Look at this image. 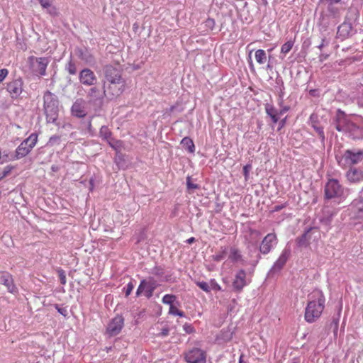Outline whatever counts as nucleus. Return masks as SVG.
Instances as JSON below:
<instances>
[{
	"label": "nucleus",
	"instance_id": "obj_12",
	"mask_svg": "<svg viewBox=\"0 0 363 363\" xmlns=\"http://www.w3.org/2000/svg\"><path fill=\"white\" fill-rule=\"evenodd\" d=\"M185 359L188 363H206V354L199 348H193L185 354Z\"/></svg>",
	"mask_w": 363,
	"mask_h": 363
},
{
	"label": "nucleus",
	"instance_id": "obj_3",
	"mask_svg": "<svg viewBox=\"0 0 363 363\" xmlns=\"http://www.w3.org/2000/svg\"><path fill=\"white\" fill-rule=\"evenodd\" d=\"M325 301L323 294L320 293L317 300L308 303L305 310V320L308 323H313L320 318L325 308Z\"/></svg>",
	"mask_w": 363,
	"mask_h": 363
},
{
	"label": "nucleus",
	"instance_id": "obj_16",
	"mask_svg": "<svg viewBox=\"0 0 363 363\" xmlns=\"http://www.w3.org/2000/svg\"><path fill=\"white\" fill-rule=\"evenodd\" d=\"M72 115L82 118L86 116V102L82 99H77L71 107Z\"/></svg>",
	"mask_w": 363,
	"mask_h": 363
},
{
	"label": "nucleus",
	"instance_id": "obj_57",
	"mask_svg": "<svg viewBox=\"0 0 363 363\" xmlns=\"http://www.w3.org/2000/svg\"><path fill=\"white\" fill-rule=\"evenodd\" d=\"M9 71L7 69H0V83L3 82V80L8 75Z\"/></svg>",
	"mask_w": 363,
	"mask_h": 363
},
{
	"label": "nucleus",
	"instance_id": "obj_21",
	"mask_svg": "<svg viewBox=\"0 0 363 363\" xmlns=\"http://www.w3.org/2000/svg\"><path fill=\"white\" fill-rule=\"evenodd\" d=\"M246 275L247 273L244 269H240L237 272L235 279L233 282V287L234 291L240 292L242 290L244 286L247 285Z\"/></svg>",
	"mask_w": 363,
	"mask_h": 363
},
{
	"label": "nucleus",
	"instance_id": "obj_58",
	"mask_svg": "<svg viewBox=\"0 0 363 363\" xmlns=\"http://www.w3.org/2000/svg\"><path fill=\"white\" fill-rule=\"evenodd\" d=\"M342 0H319V4H339Z\"/></svg>",
	"mask_w": 363,
	"mask_h": 363
},
{
	"label": "nucleus",
	"instance_id": "obj_62",
	"mask_svg": "<svg viewBox=\"0 0 363 363\" xmlns=\"http://www.w3.org/2000/svg\"><path fill=\"white\" fill-rule=\"evenodd\" d=\"M289 106H284L281 107V110L279 111V115H283L286 112H287L289 110Z\"/></svg>",
	"mask_w": 363,
	"mask_h": 363
},
{
	"label": "nucleus",
	"instance_id": "obj_45",
	"mask_svg": "<svg viewBox=\"0 0 363 363\" xmlns=\"http://www.w3.org/2000/svg\"><path fill=\"white\" fill-rule=\"evenodd\" d=\"M169 313L174 315H178L179 317H184L185 315L183 311H179L174 306H171V307H169Z\"/></svg>",
	"mask_w": 363,
	"mask_h": 363
},
{
	"label": "nucleus",
	"instance_id": "obj_13",
	"mask_svg": "<svg viewBox=\"0 0 363 363\" xmlns=\"http://www.w3.org/2000/svg\"><path fill=\"white\" fill-rule=\"evenodd\" d=\"M104 97L105 94H104V90L101 91V89L97 86L91 87L87 92L89 102L99 107L102 106Z\"/></svg>",
	"mask_w": 363,
	"mask_h": 363
},
{
	"label": "nucleus",
	"instance_id": "obj_31",
	"mask_svg": "<svg viewBox=\"0 0 363 363\" xmlns=\"http://www.w3.org/2000/svg\"><path fill=\"white\" fill-rule=\"evenodd\" d=\"M265 111L267 114L271 118L274 123H277L279 119L278 115H279L277 110L270 104H265Z\"/></svg>",
	"mask_w": 363,
	"mask_h": 363
},
{
	"label": "nucleus",
	"instance_id": "obj_14",
	"mask_svg": "<svg viewBox=\"0 0 363 363\" xmlns=\"http://www.w3.org/2000/svg\"><path fill=\"white\" fill-rule=\"evenodd\" d=\"M23 79L21 78H18L7 84L6 90L12 99H16L20 96L23 91Z\"/></svg>",
	"mask_w": 363,
	"mask_h": 363
},
{
	"label": "nucleus",
	"instance_id": "obj_7",
	"mask_svg": "<svg viewBox=\"0 0 363 363\" xmlns=\"http://www.w3.org/2000/svg\"><path fill=\"white\" fill-rule=\"evenodd\" d=\"M28 61L34 72L41 76L45 75L46 68L50 62L48 57H36L35 56H30Z\"/></svg>",
	"mask_w": 363,
	"mask_h": 363
},
{
	"label": "nucleus",
	"instance_id": "obj_27",
	"mask_svg": "<svg viewBox=\"0 0 363 363\" xmlns=\"http://www.w3.org/2000/svg\"><path fill=\"white\" fill-rule=\"evenodd\" d=\"M345 133H347L349 137H351L353 139H359L362 137V129L352 121L350 125H349L348 130Z\"/></svg>",
	"mask_w": 363,
	"mask_h": 363
},
{
	"label": "nucleus",
	"instance_id": "obj_26",
	"mask_svg": "<svg viewBox=\"0 0 363 363\" xmlns=\"http://www.w3.org/2000/svg\"><path fill=\"white\" fill-rule=\"evenodd\" d=\"M0 284H3L6 286L8 291L11 293H13L16 287L13 284V280L11 275L8 272H4L0 276Z\"/></svg>",
	"mask_w": 363,
	"mask_h": 363
},
{
	"label": "nucleus",
	"instance_id": "obj_6",
	"mask_svg": "<svg viewBox=\"0 0 363 363\" xmlns=\"http://www.w3.org/2000/svg\"><path fill=\"white\" fill-rule=\"evenodd\" d=\"M344 194V188L339 182L335 179H330L325 185L324 196L325 199L340 198Z\"/></svg>",
	"mask_w": 363,
	"mask_h": 363
},
{
	"label": "nucleus",
	"instance_id": "obj_63",
	"mask_svg": "<svg viewBox=\"0 0 363 363\" xmlns=\"http://www.w3.org/2000/svg\"><path fill=\"white\" fill-rule=\"evenodd\" d=\"M328 57H329L328 54L322 53L319 56V60L320 62H323V61L326 60L328 58Z\"/></svg>",
	"mask_w": 363,
	"mask_h": 363
},
{
	"label": "nucleus",
	"instance_id": "obj_59",
	"mask_svg": "<svg viewBox=\"0 0 363 363\" xmlns=\"http://www.w3.org/2000/svg\"><path fill=\"white\" fill-rule=\"evenodd\" d=\"M330 327H333V332L335 334H336L338 329V320L336 319H333L330 323Z\"/></svg>",
	"mask_w": 363,
	"mask_h": 363
},
{
	"label": "nucleus",
	"instance_id": "obj_29",
	"mask_svg": "<svg viewBox=\"0 0 363 363\" xmlns=\"http://www.w3.org/2000/svg\"><path fill=\"white\" fill-rule=\"evenodd\" d=\"M313 230H315V228H309L303 234L296 238V241L298 247H306L309 244L311 238L308 235Z\"/></svg>",
	"mask_w": 363,
	"mask_h": 363
},
{
	"label": "nucleus",
	"instance_id": "obj_28",
	"mask_svg": "<svg viewBox=\"0 0 363 363\" xmlns=\"http://www.w3.org/2000/svg\"><path fill=\"white\" fill-rule=\"evenodd\" d=\"M352 208H354L357 217L363 219V201L359 196L352 201Z\"/></svg>",
	"mask_w": 363,
	"mask_h": 363
},
{
	"label": "nucleus",
	"instance_id": "obj_15",
	"mask_svg": "<svg viewBox=\"0 0 363 363\" xmlns=\"http://www.w3.org/2000/svg\"><path fill=\"white\" fill-rule=\"evenodd\" d=\"M79 80L84 85L93 86L96 84L97 78L91 69L84 68L79 72Z\"/></svg>",
	"mask_w": 363,
	"mask_h": 363
},
{
	"label": "nucleus",
	"instance_id": "obj_54",
	"mask_svg": "<svg viewBox=\"0 0 363 363\" xmlns=\"http://www.w3.org/2000/svg\"><path fill=\"white\" fill-rule=\"evenodd\" d=\"M183 328H184V330L188 334L193 333L195 331L194 327L191 325H189L187 323H186L183 325Z\"/></svg>",
	"mask_w": 363,
	"mask_h": 363
},
{
	"label": "nucleus",
	"instance_id": "obj_34",
	"mask_svg": "<svg viewBox=\"0 0 363 363\" xmlns=\"http://www.w3.org/2000/svg\"><path fill=\"white\" fill-rule=\"evenodd\" d=\"M181 144L182 145L183 147L186 149L189 152L192 153L195 150V146L194 144L193 140L189 138L185 137L182 140Z\"/></svg>",
	"mask_w": 363,
	"mask_h": 363
},
{
	"label": "nucleus",
	"instance_id": "obj_22",
	"mask_svg": "<svg viewBox=\"0 0 363 363\" xmlns=\"http://www.w3.org/2000/svg\"><path fill=\"white\" fill-rule=\"evenodd\" d=\"M74 52L76 55L79 57V59L84 61L87 65H91L95 62L94 57L91 53V52L86 48H81L77 47L75 48Z\"/></svg>",
	"mask_w": 363,
	"mask_h": 363
},
{
	"label": "nucleus",
	"instance_id": "obj_4",
	"mask_svg": "<svg viewBox=\"0 0 363 363\" xmlns=\"http://www.w3.org/2000/svg\"><path fill=\"white\" fill-rule=\"evenodd\" d=\"M125 88V80L118 79L112 82H104L103 89L105 97L112 100L121 96Z\"/></svg>",
	"mask_w": 363,
	"mask_h": 363
},
{
	"label": "nucleus",
	"instance_id": "obj_46",
	"mask_svg": "<svg viewBox=\"0 0 363 363\" xmlns=\"http://www.w3.org/2000/svg\"><path fill=\"white\" fill-rule=\"evenodd\" d=\"M13 167L11 165H7L3 169H0V181L6 177L12 170Z\"/></svg>",
	"mask_w": 363,
	"mask_h": 363
},
{
	"label": "nucleus",
	"instance_id": "obj_43",
	"mask_svg": "<svg viewBox=\"0 0 363 363\" xmlns=\"http://www.w3.org/2000/svg\"><path fill=\"white\" fill-rule=\"evenodd\" d=\"M99 133L100 136L105 140H108L111 135V133L106 126H102L100 129Z\"/></svg>",
	"mask_w": 363,
	"mask_h": 363
},
{
	"label": "nucleus",
	"instance_id": "obj_20",
	"mask_svg": "<svg viewBox=\"0 0 363 363\" xmlns=\"http://www.w3.org/2000/svg\"><path fill=\"white\" fill-rule=\"evenodd\" d=\"M337 4H319L321 8L323 13H325L332 18H335V20H337L341 16V10L342 9L337 6Z\"/></svg>",
	"mask_w": 363,
	"mask_h": 363
},
{
	"label": "nucleus",
	"instance_id": "obj_23",
	"mask_svg": "<svg viewBox=\"0 0 363 363\" xmlns=\"http://www.w3.org/2000/svg\"><path fill=\"white\" fill-rule=\"evenodd\" d=\"M291 254V250L289 248H285L281 255L279 256V259L276 261V262L274 264L273 267H272L270 272H275L280 271L284 266L285 265L286 261L288 260L289 256Z\"/></svg>",
	"mask_w": 363,
	"mask_h": 363
},
{
	"label": "nucleus",
	"instance_id": "obj_41",
	"mask_svg": "<svg viewBox=\"0 0 363 363\" xmlns=\"http://www.w3.org/2000/svg\"><path fill=\"white\" fill-rule=\"evenodd\" d=\"M294 45V40H289L286 42L281 48V52L283 54H287L293 48Z\"/></svg>",
	"mask_w": 363,
	"mask_h": 363
},
{
	"label": "nucleus",
	"instance_id": "obj_48",
	"mask_svg": "<svg viewBox=\"0 0 363 363\" xmlns=\"http://www.w3.org/2000/svg\"><path fill=\"white\" fill-rule=\"evenodd\" d=\"M57 272H58V275H59V278H60L61 284L65 285L67 281H66V274H65V271L62 269H59L57 270Z\"/></svg>",
	"mask_w": 363,
	"mask_h": 363
},
{
	"label": "nucleus",
	"instance_id": "obj_60",
	"mask_svg": "<svg viewBox=\"0 0 363 363\" xmlns=\"http://www.w3.org/2000/svg\"><path fill=\"white\" fill-rule=\"evenodd\" d=\"M60 140V137L57 135H53L50 138L48 144L52 145Z\"/></svg>",
	"mask_w": 363,
	"mask_h": 363
},
{
	"label": "nucleus",
	"instance_id": "obj_32",
	"mask_svg": "<svg viewBox=\"0 0 363 363\" xmlns=\"http://www.w3.org/2000/svg\"><path fill=\"white\" fill-rule=\"evenodd\" d=\"M40 4L43 9L47 10V12L52 16H57L58 12L55 6H52L49 0H38Z\"/></svg>",
	"mask_w": 363,
	"mask_h": 363
},
{
	"label": "nucleus",
	"instance_id": "obj_24",
	"mask_svg": "<svg viewBox=\"0 0 363 363\" xmlns=\"http://www.w3.org/2000/svg\"><path fill=\"white\" fill-rule=\"evenodd\" d=\"M142 284H145V296L148 299L150 298L158 286L157 281L152 277H149L146 279L142 280Z\"/></svg>",
	"mask_w": 363,
	"mask_h": 363
},
{
	"label": "nucleus",
	"instance_id": "obj_5",
	"mask_svg": "<svg viewBox=\"0 0 363 363\" xmlns=\"http://www.w3.org/2000/svg\"><path fill=\"white\" fill-rule=\"evenodd\" d=\"M37 141L38 134H30V135L25 139L16 148L15 153L16 159H21L28 155L35 145Z\"/></svg>",
	"mask_w": 363,
	"mask_h": 363
},
{
	"label": "nucleus",
	"instance_id": "obj_50",
	"mask_svg": "<svg viewBox=\"0 0 363 363\" xmlns=\"http://www.w3.org/2000/svg\"><path fill=\"white\" fill-rule=\"evenodd\" d=\"M133 288H134V285L132 282H129L127 284V286L124 288L123 290L125 291V295L126 297L128 296L131 294Z\"/></svg>",
	"mask_w": 363,
	"mask_h": 363
},
{
	"label": "nucleus",
	"instance_id": "obj_61",
	"mask_svg": "<svg viewBox=\"0 0 363 363\" xmlns=\"http://www.w3.org/2000/svg\"><path fill=\"white\" fill-rule=\"evenodd\" d=\"M169 330L168 328H164L162 329L160 335L162 337L167 336L169 335Z\"/></svg>",
	"mask_w": 363,
	"mask_h": 363
},
{
	"label": "nucleus",
	"instance_id": "obj_49",
	"mask_svg": "<svg viewBox=\"0 0 363 363\" xmlns=\"http://www.w3.org/2000/svg\"><path fill=\"white\" fill-rule=\"evenodd\" d=\"M204 25L208 29L213 30L215 26V21L209 18L204 22Z\"/></svg>",
	"mask_w": 363,
	"mask_h": 363
},
{
	"label": "nucleus",
	"instance_id": "obj_36",
	"mask_svg": "<svg viewBox=\"0 0 363 363\" xmlns=\"http://www.w3.org/2000/svg\"><path fill=\"white\" fill-rule=\"evenodd\" d=\"M228 252V247H220V251L213 256V259L216 262H220L223 260L226 257Z\"/></svg>",
	"mask_w": 363,
	"mask_h": 363
},
{
	"label": "nucleus",
	"instance_id": "obj_17",
	"mask_svg": "<svg viewBox=\"0 0 363 363\" xmlns=\"http://www.w3.org/2000/svg\"><path fill=\"white\" fill-rule=\"evenodd\" d=\"M277 240L274 233H268L262 240L259 245V252L262 255H267L273 247V243Z\"/></svg>",
	"mask_w": 363,
	"mask_h": 363
},
{
	"label": "nucleus",
	"instance_id": "obj_30",
	"mask_svg": "<svg viewBox=\"0 0 363 363\" xmlns=\"http://www.w3.org/2000/svg\"><path fill=\"white\" fill-rule=\"evenodd\" d=\"M325 120L323 116H320L318 113H313L309 118V124L313 127L323 125L325 123Z\"/></svg>",
	"mask_w": 363,
	"mask_h": 363
},
{
	"label": "nucleus",
	"instance_id": "obj_2",
	"mask_svg": "<svg viewBox=\"0 0 363 363\" xmlns=\"http://www.w3.org/2000/svg\"><path fill=\"white\" fill-rule=\"evenodd\" d=\"M58 97L50 91H46L43 94V110L47 123H55L59 115Z\"/></svg>",
	"mask_w": 363,
	"mask_h": 363
},
{
	"label": "nucleus",
	"instance_id": "obj_53",
	"mask_svg": "<svg viewBox=\"0 0 363 363\" xmlns=\"http://www.w3.org/2000/svg\"><path fill=\"white\" fill-rule=\"evenodd\" d=\"M210 286H211V289L215 290V291H220L221 290L220 285L215 281V279L211 280Z\"/></svg>",
	"mask_w": 363,
	"mask_h": 363
},
{
	"label": "nucleus",
	"instance_id": "obj_42",
	"mask_svg": "<svg viewBox=\"0 0 363 363\" xmlns=\"http://www.w3.org/2000/svg\"><path fill=\"white\" fill-rule=\"evenodd\" d=\"M150 273L158 278L162 277L164 274V269L160 266L154 267Z\"/></svg>",
	"mask_w": 363,
	"mask_h": 363
},
{
	"label": "nucleus",
	"instance_id": "obj_38",
	"mask_svg": "<svg viewBox=\"0 0 363 363\" xmlns=\"http://www.w3.org/2000/svg\"><path fill=\"white\" fill-rule=\"evenodd\" d=\"M65 69L69 74L74 75L77 74V69L76 64L72 61V57L65 66Z\"/></svg>",
	"mask_w": 363,
	"mask_h": 363
},
{
	"label": "nucleus",
	"instance_id": "obj_33",
	"mask_svg": "<svg viewBox=\"0 0 363 363\" xmlns=\"http://www.w3.org/2000/svg\"><path fill=\"white\" fill-rule=\"evenodd\" d=\"M229 259L232 262L241 261L242 262V264H244L245 262V260L242 259V255L240 254V250L235 247L230 248V253L229 255Z\"/></svg>",
	"mask_w": 363,
	"mask_h": 363
},
{
	"label": "nucleus",
	"instance_id": "obj_64",
	"mask_svg": "<svg viewBox=\"0 0 363 363\" xmlns=\"http://www.w3.org/2000/svg\"><path fill=\"white\" fill-rule=\"evenodd\" d=\"M284 205H277V206H275L274 208V211H279L280 210H281L283 208H284Z\"/></svg>",
	"mask_w": 363,
	"mask_h": 363
},
{
	"label": "nucleus",
	"instance_id": "obj_56",
	"mask_svg": "<svg viewBox=\"0 0 363 363\" xmlns=\"http://www.w3.org/2000/svg\"><path fill=\"white\" fill-rule=\"evenodd\" d=\"M143 291L145 292V284H142V281H141L140 283V285L138 287V289L136 291V296H140Z\"/></svg>",
	"mask_w": 363,
	"mask_h": 363
},
{
	"label": "nucleus",
	"instance_id": "obj_51",
	"mask_svg": "<svg viewBox=\"0 0 363 363\" xmlns=\"http://www.w3.org/2000/svg\"><path fill=\"white\" fill-rule=\"evenodd\" d=\"M54 306L55 309L57 311V312L62 315L64 317L67 316L68 312L65 308H61L58 304H55Z\"/></svg>",
	"mask_w": 363,
	"mask_h": 363
},
{
	"label": "nucleus",
	"instance_id": "obj_55",
	"mask_svg": "<svg viewBox=\"0 0 363 363\" xmlns=\"http://www.w3.org/2000/svg\"><path fill=\"white\" fill-rule=\"evenodd\" d=\"M329 44V40L326 39V37L323 35L321 40V43L318 46L319 50H322L323 47L328 45Z\"/></svg>",
	"mask_w": 363,
	"mask_h": 363
},
{
	"label": "nucleus",
	"instance_id": "obj_9",
	"mask_svg": "<svg viewBox=\"0 0 363 363\" xmlns=\"http://www.w3.org/2000/svg\"><path fill=\"white\" fill-rule=\"evenodd\" d=\"M249 257L251 259L249 264L251 268L249 269L248 273L252 274L259 261L261 259V254L259 249L258 250L256 242H250L247 247Z\"/></svg>",
	"mask_w": 363,
	"mask_h": 363
},
{
	"label": "nucleus",
	"instance_id": "obj_8",
	"mask_svg": "<svg viewBox=\"0 0 363 363\" xmlns=\"http://www.w3.org/2000/svg\"><path fill=\"white\" fill-rule=\"evenodd\" d=\"M122 68L118 63L114 65H106L104 67V73L105 80L104 82L117 81L118 79H124L122 77Z\"/></svg>",
	"mask_w": 363,
	"mask_h": 363
},
{
	"label": "nucleus",
	"instance_id": "obj_25",
	"mask_svg": "<svg viewBox=\"0 0 363 363\" xmlns=\"http://www.w3.org/2000/svg\"><path fill=\"white\" fill-rule=\"evenodd\" d=\"M347 178L350 182H359L363 180V172L356 167H351L347 172Z\"/></svg>",
	"mask_w": 363,
	"mask_h": 363
},
{
	"label": "nucleus",
	"instance_id": "obj_1",
	"mask_svg": "<svg viewBox=\"0 0 363 363\" xmlns=\"http://www.w3.org/2000/svg\"><path fill=\"white\" fill-rule=\"evenodd\" d=\"M359 16V11L356 8H349L345 17V21L337 27L336 38L341 40H345L356 33L352 23L355 22Z\"/></svg>",
	"mask_w": 363,
	"mask_h": 363
},
{
	"label": "nucleus",
	"instance_id": "obj_11",
	"mask_svg": "<svg viewBox=\"0 0 363 363\" xmlns=\"http://www.w3.org/2000/svg\"><path fill=\"white\" fill-rule=\"evenodd\" d=\"M351 123L352 121L347 118L343 111L340 109L337 110L335 118H334L335 128L337 131L345 133Z\"/></svg>",
	"mask_w": 363,
	"mask_h": 363
},
{
	"label": "nucleus",
	"instance_id": "obj_44",
	"mask_svg": "<svg viewBox=\"0 0 363 363\" xmlns=\"http://www.w3.org/2000/svg\"><path fill=\"white\" fill-rule=\"evenodd\" d=\"M196 284L205 292L211 291V286L206 281H196Z\"/></svg>",
	"mask_w": 363,
	"mask_h": 363
},
{
	"label": "nucleus",
	"instance_id": "obj_37",
	"mask_svg": "<svg viewBox=\"0 0 363 363\" xmlns=\"http://www.w3.org/2000/svg\"><path fill=\"white\" fill-rule=\"evenodd\" d=\"M256 61L262 65L264 64L267 60V55L264 50L259 49L255 52Z\"/></svg>",
	"mask_w": 363,
	"mask_h": 363
},
{
	"label": "nucleus",
	"instance_id": "obj_40",
	"mask_svg": "<svg viewBox=\"0 0 363 363\" xmlns=\"http://www.w3.org/2000/svg\"><path fill=\"white\" fill-rule=\"evenodd\" d=\"M177 300V296L173 294H166L162 298V303L167 305L174 306V302Z\"/></svg>",
	"mask_w": 363,
	"mask_h": 363
},
{
	"label": "nucleus",
	"instance_id": "obj_35",
	"mask_svg": "<svg viewBox=\"0 0 363 363\" xmlns=\"http://www.w3.org/2000/svg\"><path fill=\"white\" fill-rule=\"evenodd\" d=\"M114 162L118 166V169H124L126 167L124 155L121 152H116L114 158Z\"/></svg>",
	"mask_w": 363,
	"mask_h": 363
},
{
	"label": "nucleus",
	"instance_id": "obj_18",
	"mask_svg": "<svg viewBox=\"0 0 363 363\" xmlns=\"http://www.w3.org/2000/svg\"><path fill=\"white\" fill-rule=\"evenodd\" d=\"M336 21L337 20H335L332 16L320 12L318 23L320 31L321 33L327 32L331 26H335L336 24Z\"/></svg>",
	"mask_w": 363,
	"mask_h": 363
},
{
	"label": "nucleus",
	"instance_id": "obj_52",
	"mask_svg": "<svg viewBox=\"0 0 363 363\" xmlns=\"http://www.w3.org/2000/svg\"><path fill=\"white\" fill-rule=\"evenodd\" d=\"M252 169V165L250 164H247L243 167V174L245 180L248 179L249 172Z\"/></svg>",
	"mask_w": 363,
	"mask_h": 363
},
{
	"label": "nucleus",
	"instance_id": "obj_10",
	"mask_svg": "<svg viewBox=\"0 0 363 363\" xmlns=\"http://www.w3.org/2000/svg\"><path fill=\"white\" fill-rule=\"evenodd\" d=\"M124 325V318L122 315H116L108 323L106 328V333L111 336L118 335Z\"/></svg>",
	"mask_w": 363,
	"mask_h": 363
},
{
	"label": "nucleus",
	"instance_id": "obj_19",
	"mask_svg": "<svg viewBox=\"0 0 363 363\" xmlns=\"http://www.w3.org/2000/svg\"><path fill=\"white\" fill-rule=\"evenodd\" d=\"M343 158L350 164H356L363 160V150H347L343 155Z\"/></svg>",
	"mask_w": 363,
	"mask_h": 363
},
{
	"label": "nucleus",
	"instance_id": "obj_39",
	"mask_svg": "<svg viewBox=\"0 0 363 363\" xmlns=\"http://www.w3.org/2000/svg\"><path fill=\"white\" fill-rule=\"evenodd\" d=\"M313 128L317 133L319 138L320 139L323 146H324L325 141V133H324V125H320V126H317V127H315Z\"/></svg>",
	"mask_w": 363,
	"mask_h": 363
},
{
	"label": "nucleus",
	"instance_id": "obj_47",
	"mask_svg": "<svg viewBox=\"0 0 363 363\" xmlns=\"http://www.w3.org/2000/svg\"><path fill=\"white\" fill-rule=\"evenodd\" d=\"M186 186L189 191L199 189V186L198 184L191 182V177L189 176L186 178Z\"/></svg>",
	"mask_w": 363,
	"mask_h": 363
}]
</instances>
